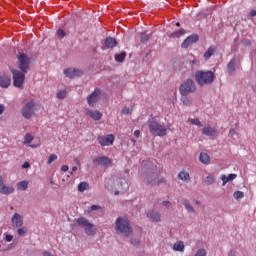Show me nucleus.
Wrapping results in <instances>:
<instances>
[{"mask_svg": "<svg viewBox=\"0 0 256 256\" xmlns=\"http://www.w3.org/2000/svg\"><path fill=\"white\" fill-rule=\"evenodd\" d=\"M183 205H184L186 211H188V213H195V208H193V206H191V203L189 202V200H184Z\"/></svg>", "mask_w": 256, "mask_h": 256, "instance_id": "31", "label": "nucleus"}, {"mask_svg": "<svg viewBox=\"0 0 256 256\" xmlns=\"http://www.w3.org/2000/svg\"><path fill=\"white\" fill-rule=\"evenodd\" d=\"M178 179L181 181H185L186 183H189L191 181V176L189 175V172L183 170L178 174Z\"/></svg>", "mask_w": 256, "mask_h": 256, "instance_id": "27", "label": "nucleus"}, {"mask_svg": "<svg viewBox=\"0 0 256 256\" xmlns=\"http://www.w3.org/2000/svg\"><path fill=\"white\" fill-rule=\"evenodd\" d=\"M61 171H63L64 173L67 172V171H69V166L63 165V166L61 167Z\"/></svg>", "mask_w": 256, "mask_h": 256, "instance_id": "51", "label": "nucleus"}, {"mask_svg": "<svg viewBox=\"0 0 256 256\" xmlns=\"http://www.w3.org/2000/svg\"><path fill=\"white\" fill-rule=\"evenodd\" d=\"M105 47L106 49H113V47H117V40L112 37L106 38Z\"/></svg>", "mask_w": 256, "mask_h": 256, "instance_id": "25", "label": "nucleus"}, {"mask_svg": "<svg viewBox=\"0 0 256 256\" xmlns=\"http://www.w3.org/2000/svg\"><path fill=\"white\" fill-rule=\"evenodd\" d=\"M237 65V61L235 58L231 59L227 65V71L229 75H235V66Z\"/></svg>", "mask_w": 256, "mask_h": 256, "instance_id": "24", "label": "nucleus"}, {"mask_svg": "<svg viewBox=\"0 0 256 256\" xmlns=\"http://www.w3.org/2000/svg\"><path fill=\"white\" fill-rule=\"evenodd\" d=\"M0 193L1 195H13V193H15V188L11 185L4 184L0 188Z\"/></svg>", "mask_w": 256, "mask_h": 256, "instance_id": "22", "label": "nucleus"}, {"mask_svg": "<svg viewBox=\"0 0 256 256\" xmlns=\"http://www.w3.org/2000/svg\"><path fill=\"white\" fill-rule=\"evenodd\" d=\"M77 169H78L77 166H73L72 167V173H75V171H77Z\"/></svg>", "mask_w": 256, "mask_h": 256, "instance_id": "59", "label": "nucleus"}, {"mask_svg": "<svg viewBox=\"0 0 256 256\" xmlns=\"http://www.w3.org/2000/svg\"><path fill=\"white\" fill-rule=\"evenodd\" d=\"M93 161L96 165L104 167V169H107L108 167H111V165H113V160H111V158L107 156H98Z\"/></svg>", "mask_w": 256, "mask_h": 256, "instance_id": "13", "label": "nucleus"}, {"mask_svg": "<svg viewBox=\"0 0 256 256\" xmlns=\"http://www.w3.org/2000/svg\"><path fill=\"white\" fill-rule=\"evenodd\" d=\"M184 34H185V31L183 29H180V30L175 31L174 33H172L170 35V37H172L173 39H177L179 37H182V35H184Z\"/></svg>", "mask_w": 256, "mask_h": 256, "instance_id": "39", "label": "nucleus"}, {"mask_svg": "<svg viewBox=\"0 0 256 256\" xmlns=\"http://www.w3.org/2000/svg\"><path fill=\"white\" fill-rule=\"evenodd\" d=\"M234 179H237V174H230L229 176L223 174L221 176L222 186L225 187L229 181H234Z\"/></svg>", "mask_w": 256, "mask_h": 256, "instance_id": "23", "label": "nucleus"}, {"mask_svg": "<svg viewBox=\"0 0 256 256\" xmlns=\"http://www.w3.org/2000/svg\"><path fill=\"white\" fill-rule=\"evenodd\" d=\"M16 187L18 191H27V188L29 187V181H21L16 184Z\"/></svg>", "mask_w": 256, "mask_h": 256, "instance_id": "29", "label": "nucleus"}, {"mask_svg": "<svg viewBox=\"0 0 256 256\" xmlns=\"http://www.w3.org/2000/svg\"><path fill=\"white\" fill-rule=\"evenodd\" d=\"M194 256H207V250L205 248H199Z\"/></svg>", "mask_w": 256, "mask_h": 256, "instance_id": "41", "label": "nucleus"}, {"mask_svg": "<svg viewBox=\"0 0 256 256\" xmlns=\"http://www.w3.org/2000/svg\"><path fill=\"white\" fill-rule=\"evenodd\" d=\"M140 40L142 43H147V41H149V35L147 34V32L141 33Z\"/></svg>", "mask_w": 256, "mask_h": 256, "instance_id": "43", "label": "nucleus"}, {"mask_svg": "<svg viewBox=\"0 0 256 256\" xmlns=\"http://www.w3.org/2000/svg\"><path fill=\"white\" fill-rule=\"evenodd\" d=\"M57 159H58L57 154H51V155L48 157L47 165H51V163L57 161Z\"/></svg>", "mask_w": 256, "mask_h": 256, "instance_id": "42", "label": "nucleus"}, {"mask_svg": "<svg viewBox=\"0 0 256 256\" xmlns=\"http://www.w3.org/2000/svg\"><path fill=\"white\" fill-rule=\"evenodd\" d=\"M139 135H141V131L139 130L134 131V137H139Z\"/></svg>", "mask_w": 256, "mask_h": 256, "instance_id": "54", "label": "nucleus"}, {"mask_svg": "<svg viewBox=\"0 0 256 256\" xmlns=\"http://www.w3.org/2000/svg\"><path fill=\"white\" fill-rule=\"evenodd\" d=\"M27 226L18 227L16 233L19 237H25L27 235Z\"/></svg>", "mask_w": 256, "mask_h": 256, "instance_id": "32", "label": "nucleus"}, {"mask_svg": "<svg viewBox=\"0 0 256 256\" xmlns=\"http://www.w3.org/2000/svg\"><path fill=\"white\" fill-rule=\"evenodd\" d=\"M115 231L117 235H122L123 237H129V235L133 233V228H131L129 219L127 217H118L115 222Z\"/></svg>", "mask_w": 256, "mask_h": 256, "instance_id": "3", "label": "nucleus"}, {"mask_svg": "<svg viewBox=\"0 0 256 256\" xmlns=\"http://www.w3.org/2000/svg\"><path fill=\"white\" fill-rule=\"evenodd\" d=\"M57 35L60 37V39H63V37H65V31L63 29H59L57 31Z\"/></svg>", "mask_w": 256, "mask_h": 256, "instance_id": "47", "label": "nucleus"}, {"mask_svg": "<svg viewBox=\"0 0 256 256\" xmlns=\"http://www.w3.org/2000/svg\"><path fill=\"white\" fill-rule=\"evenodd\" d=\"M193 203H194L195 205H201V201H199V200H194Z\"/></svg>", "mask_w": 256, "mask_h": 256, "instance_id": "58", "label": "nucleus"}, {"mask_svg": "<svg viewBox=\"0 0 256 256\" xmlns=\"http://www.w3.org/2000/svg\"><path fill=\"white\" fill-rule=\"evenodd\" d=\"M147 217L148 219H150V221H153L154 223H160L161 221V213L155 210L148 211Z\"/></svg>", "mask_w": 256, "mask_h": 256, "instance_id": "19", "label": "nucleus"}, {"mask_svg": "<svg viewBox=\"0 0 256 256\" xmlns=\"http://www.w3.org/2000/svg\"><path fill=\"white\" fill-rule=\"evenodd\" d=\"M163 207H166V209H169L171 207V202L170 201H163L162 202Z\"/></svg>", "mask_w": 256, "mask_h": 256, "instance_id": "49", "label": "nucleus"}, {"mask_svg": "<svg viewBox=\"0 0 256 256\" xmlns=\"http://www.w3.org/2000/svg\"><path fill=\"white\" fill-rule=\"evenodd\" d=\"M131 111H133V109L127 108V107H125L124 109H122L123 115H129V114L131 113Z\"/></svg>", "mask_w": 256, "mask_h": 256, "instance_id": "48", "label": "nucleus"}, {"mask_svg": "<svg viewBox=\"0 0 256 256\" xmlns=\"http://www.w3.org/2000/svg\"><path fill=\"white\" fill-rule=\"evenodd\" d=\"M3 241H6L7 243H11V241H13V235L4 233Z\"/></svg>", "mask_w": 256, "mask_h": 256, "instance_id": "45", "label": "nucleus"}, {"mask_svg": "<svg viewBox=\"0 0 256 256\" xmlns=\"http://www.w3.org/2000/svg\"><path fill=\"white\" fill-rule=\"evenodd\" d=\"M5 183L3 182V177L0 176V189L3 187Z\"/></svg>", "mask_w": 256, "mask_h": 256, "instance_id": "56", "label": "nucleus"}, {"mask_svg": "<svg viewBox=\"0 0 256 256\" xmlns=\"http://www.w3.org/2000/svg\"><path fill=\"white\" fill-rule=\"evenodd\" d=\"M202 134L206 137H217V130L211 126H206L202 129Z\"/></svg>", "mask_w": 256, "mask_h": 256, "instance_id": "21", "label": "nucleus"}, {"mask_svg": "<svg viewBox=\"0 0 256 256\" xmlns=\"http://www.w3.org/2000/svg\"><path fill=\"white\" fill-rule=\"evenodd\" d=\"M35 114V100H30L25 106L22 108V117L24 119H31Z\"/></svg>", "mask_w": 256, "mask_h": 256, "instance_id": "10", "label": "nucleus"}, {"mask_svg": "<svg viewBox=\"0 0 256 256\" xmlns=\"http://www.w3.org/2000/svg\"><path fill=\"white\" fill-rule=\"evenodd\" d=\"M125 57H127V54L125 52H122L120 54L115 55V61L118 63H123L125 61Z\"/></svg>", "mask_w": 256, "mask_h": 256, "instance_id": "36", "label": "nucleus"}, {"mask_svg": "<svg viewBox=\"0 0 256 256\" xmlns=\"http://www.w3.org/2000/svg\"><path fill=\"white\" fill-rule=\"evenodd\" d=\"M76 223L84 230L86 235L93 236L97 234V226L91 223L87 218L80 217L76 220Z\"/></svg>", "mask_w": 256, "mask_h": 256, "instance_id": "5", "label": "nucleus"}, {"mask_svg": "<svg viewBox=\"0 0 256 256\" xmlns=\"http://www.w3.org/2000/svg\"><path fill=\"white\" fill-rule=\"evenodd\" d=\"M99 209H101V206L99 205H92L91 207H88L85 211L86 215H91V213H93V211H99Z\"/></svg>", "mask_w": 256, "mask_h": 256, "instance_id": "34", "label": "nucleus"}, {"mask_svg": "<svg viewBox=\"0 0 256 256\" xmlns=\"http://www.w3.org/2000/svg\"><path fill=\"white\" fill-rule=\"evenodd\" d=\"M215 51L216 48L214 46L209 47L208 50L204 53V59H211V56L215 54Z\"/></svg>", "mask_w": 256, "mask_h": 256, "instance_id": "30", "label": "nucleus"}, {"mask_svg": "<svg viewBox=\"0 0 256 256\" xmlns=\"http://www.w3.org/2000/svg\"><path fill=\"white\" fill-rule=\"evenodd\" d=\"M205 183H207V185H213V183H215V176L209 174L205 179Z\"/></svg>", "mask_w": 256, "mask_h": 256, "instance_id": "40", "label": "nucleus"}, {"mask_svg": "<svg viewBox=\"0 0 256 256\" xmlns=\"http://www.w3.org/2000/svg\"><path fill=\"white\" fill-rule=\"evenodd\" d=\"M71 175H73V172H69L68 177H70Z\"/></svg>", "mask_w": 256, "mask_h": 256, "instance_id": "62", "label": "nucleus"}, {"mask_svg": "<svg viewBox=\"0 0 256 256\" xmlns=\"http://www.w3.org/2000/svg\"><path fill=\"white\" fill-rule=\"evenodd\" d=\"M3 111H5V106H3V104H0V115H3Z\"/></svg>", "mask_w": 256, "mask_h": 256, "instance_id": "53", "label": "nucleus"}, {"mask_svg": "<svg viewBox=\"0 0 256 256\" xmlns=\"http://www.w3.org/2000/svg\"><path fill=\"white\" fill-rule=\"evenodd\" d=\"M23 221V215L14 213V215L11 217V226L13 229H19V227H23Z\"/></svg>", "mask_w": 256, "mask_h": 256, "instance_id": "14", "label": "nucleus"}, {"mask_svg": "<svg viewBox=\"0 0 256 256\" xmlns=\"http://www.w3.org/2000/svg\"><path fill=\"white\" fill-rule=\"evenodd\" d=\"M105 187L114 195H121L129 191V182L125 178H108L105 180Z\"/></svg>", "mask_w": 256, "mask_h": 256, "instance_id": "1", "label": "nucleus"}, {"mask_svg": "<svg viewBox=\"0 0 256 256\" xmlns=\"http://www.w3.org/2000/svg\"><path fill=\"white\" fill-rule=\"evenodd\" d=\"M11 73L13 75V85L18 89H23V83H25V74L19 70L12 69Z\"/></svg>", "mask_w": 256, "mask_h": 256, "instance_id": "9", "label": "nucleus"}, {"mask_svg": "<svg viewBox=\"0 0 256 256\" xmlns=\"http://www.w3.org/2000/svg\"><path fill=\"white\" fill-rule=\"evenodd\" d=\"M195 81L200 87L211 85L215 81V73L212 71L198 70L195 72Z\"/></svg>", "mask_w": 256, "mask_h": 256, "instance_id": "4", "label": "nucleus"}, {"mask_svg": "<svg viewBox=\"0 0 256 256\" xmlns=\"http://www.w3.org/2000/svg\"><path fill=\"white\" fill-rule=\"evenodd\" d=\"M132 142L135 143V140L132 139Z\"/></svg>", "mask_w": 256, "mask_h": 256, "instance_id": "64", "label": "nucleus"}, {"mask_svg": "<svg viewBox=\"0 0 256 256\" xmlns=\"http://www.w3.org/2000/svg\"><path fill=\"white\" fill-rule=\"evenodd\" d=\"M173 251H179L180 253H183V251H185V244L183 243V241H177L176 243H174Z\"/></svg>", "mask_w": 256, "mask_h": 256, "instance_id": "28", "label": "nucleus"}, {"mask_svg": "<svg viewBox=\"0 0 256 256\" xmlns=\"http://www.w3.org/2000/svg\"><path fill=\"white\" fill-rule=\"evenodd\" d=\"M11 85V76L5 72H0V87L7 89Z\"/></svg>", "mask_w": 256, "mask_h": 256, "instance_id": "16", "label": "nucleus"}, {"mask_svg": "<svg viewBox=\"0 0 256 256\" xmlns=\"http://www.w3.org/2000/svg\"><path fill=\"white\" fill-rule=\"evenodd\" d=\"M188 123H190V125H196L197 127H203V123H201L199 118H189Z\"/></svg>", "mask_w": 256, "mask_h": 256, "instance_id": "33", "label": "nucleus"}, {"mask_svg": "<svg viewBox=\"0 0 256 256\" xmlns=\"http://www.w3.org/2000/svg\"><path fill=\"white\" fill-rule=\"evenodd\" d=\"M17 59L20 71H22V73H28L30 69L29 66L31 65V57L23 52H19L17 55Z\"/></svg>", "mask_w": 256, "mask_h": 256, "instance_id": "7", "label": "nucleus"}, {"mask_svg": "<svg viewBox=\"0 0 256 256\" xmlns=\"http://www.w3.org/2000/svg\"><path fill=\"white\" fill-rule=\"evenodd\" d=\"M195 91H197V88L195 87V82L191 79L184 81L180 85V95H182V97L195 93Z\"/></svg>", "mask_w": 256, "mask_h": 256, "instance_id": "8", "label": "nucleus"}, {"mask_svg": "<svg viewBox=\"0 0 256 256\" xmlns=\"http://www.w3.org/2000/svg\"><path fill=\"white\" fill-rule=\"evenodd\" d=\"M87 189H89V183H87V182H81L78 185V191L80 193H83V192L87 191Z\"/></svg>", "mask_w": 256, "mask_h": 256, "instance_id": "35", "label": "nucleus"}, {"mask_svg": "<svg viewBox=\"0 0 256 256\" xmlns=\"http://www.w3.org/2000/svg\"><path fill=\"white\" fill-rule=\"evenodd\" d=\"M199 41V36L197 34L188 36L183 42H182V48L187 49L190 47V45H193V43H197Z\"/></svg>", "mask_w": 256, "mask_h": 256, "instance_id": "18", "label": "nucleus"}, {"mask_svg": "<svg viewBox=\"0 0 256 256\" xmlns=\"http://www.w3.org/2000/svg\"><path fill=\"white\" fill-rule=\"evenodd\" d=\"M67 97V90H60L57 93V98L58 99H65Z\"/></svg>", "mask_w": 256, "mask_h": 256, "instance_id": "44", "label": "nucleus"}, {"mask_svg": "<svg viewBox=\"0 0 256 256\" xmlns=\"http://www.w3.org/2000/svg\"><path fill=\"white\" fill-rule=\"evenodd\" d=\"M74 163L76 165H81V161H79L78 158H74Z\"/></svg>", "mask_w": 256, "mask_h": 256, "instance_id": "57", "label": "nucleus"}, {"mask_svg": "<svg viewBox=\"0 0 256 256\" xmlns=\"http://www.w3.org/2000/svg\"><path fill=\"white\" fill-rule=\"evenodd\" d=\"M33 139H34L33 135L26 134L24 136L23 144L26 145L27 147H31L32 149H37L39 144H31L33 143Z\"/></svg>", "mask_w": 256, "mask_h": 256, "instance_id": "20", "label": "nucleus"}, {"mask_svg": "<svg viewBox=\"0 0 256 256\" xmlns=\"http://www.w3.org/2000/svg\"><path fill=\"white\" fill-rule=\"evenodd\" d=\"M199 161H201L203 165H209V163H211V157H209V154L201 152L199 156Z\"/></svg>", "mask_w": 256, "mask_h": 256, "instance_id": "26", "label": "nucleus"}, {"mask_svg": "<svg viewBox=\"0 0 256 256\" xmlns=\"http://www.w3.org/2000/svg\"><path fill=\"white\" fill-rule=\"evenodd\" d=\"M71 175H73V172H69L68 177H70Z\"/></svg>", "mask_w": 256, "mask_h": 256, "instance_id": "61", "label": "nucleus"}, {"mask_svg": "<svg viewBox=\"0 0 256 256\" xmlns=\"http://www.w3.org/2000/svg\"><path fill=\"white\" fill-rule=\"evenodd\" d=\"M101 99V89L96 88L88 97L87 103L89 107H95Z\"/></svg>", "mask_w": 256, "mask_h": 256, "instance_id": "11", "label": "nucleus"}, {"mask_svg": "<svg viewBox=\"0 0 256 256\" xmlns=\"http://www.w3.org/2000/svg\"><path fill=\"white\" fill-rule=\"evenodd\" d=\"M64 75L69 77V79H75V77H81L83 75V71L75 68H68L64 70Z\"/></svg>", "mask_w": 256, "mask_h": 256, "instance_id": "15", "label": "nucleus"}, {"mask_svg": "<svg viewBox=\"0 0 256 256\" xmlns=\"http://www.w3.org/2000/svg\"><path fill=\"white\" fill-rule=\"evenodd\" d=\"M148 129L152 135H156L157 137H165L167 135V128L154 119L148 120Z\"/></svg>", "mask_w": 256, "mask_h": 256, "instance_id": "6", "label": "nucleus"}, {"mask_svg": "<svg viewBox=\"0 0 256 256\" xmlns=\"http://www.w3.org/2000/svg\"><path fill=\"white\" fill-rule=\"evenodd\" d=\"M29 167H31V164H29V162H25V163L22 165V168H23V169H29Z\"/></svg>", "mask_w": 256, "mask_h": 256, "instance_id": "52", "label": "nucleus"}, {"mask_svg": "<svg viewBox=\"0 0 256 256\" xmlns=\"http://www.w3.org/2000/svg\"><path fill=\"white\" fill-rule=\"evenodd\" d=\"M235 135H237V131H235V129H230L229 137H235Z\"/></svg>", "mask_w": 256, "mask_h": 256, "instance_id": "50", "label": "nucleus"}, {"mask_svg": "<svg viewBox=\"0 0 256 256\" xmlns=\"http://www.w3.org/2000/svg\"><path fill=\"white\" fill-rule=\"evenodd\" d=\"M144 167L147 169V172L144 175V181L147 185L155 187V185H161V183H165V179H159L157 173L154 172L155 169H157V166L151 167V162H144Z\"/></svg>", "mask_w": 256, "mask_h": 256, "instance_id": "2", "label": "nucleus"}, {"mask_svg": "<svg viewBox=\"0 0 256 256\" xmlns=\"http://www.w3.org/2000/svg\"><path fill=\"white\" fill-rule=\"evenodd\" d=\"M181 102L183 103V105H185L186 107H191V105L193 104V102L191 101V99L187 96H183L181 98Z\"/></svg>", "mask_w": 256, "mask_h": 256, "instance_id": "38", "label": "nucleus"}, {"mask_svg": "<svg viewBox=\"0 0 256 256\" xmlns=\"http://www.w3.org/2000/svg\"><path fill=\"white\" fill-rule=\"evenodd\" d=\"M97 139L101 147H110L111 145H113V143H115V135L113 134L99 136Z\"/></svg>", "mask_w": 256, "mask_h": 256, "instance_id": "12", "label": "nucleus"}, {"mask_svg": "<svg viewBox=\"0 0 256 256\" xmlns=\"http://www.w3.org/2000/svg\"><path fill=\"white\" fill-rule=\"evenodd\" d=\"M193 63H197V60H193Z\"/></svg>", "mask_w": 256, "mask_h": 256, "instance_id": "63", "label": "nucleus"}, {"mask_svg": "<svg viewBox=\"0 0 256 256\" xmlns=\"http://www.w3.org/2000/svg\"><path fill=\"white\" fill-rule=\"evenodd\" d=\"M228 256H239V251H237V249H233L228 253Z\"/></svg>", "mask_w": 256, "mask_h": 256, "instance_id": "46", "label": "nucleus"}, {"mask_svg": "<svg viewBox=\"0 0 256 256\" xmlns=\"http://www.w3.org/2000/svg\"><path fill=\"white\" fill-rule=\"evenodd\" d=\"M250 17H256V10H252L250 12Z\"/></svg>", "mask_w": 256, "mask_h": 256, "instance_id": "55", "label": "nucleus"}, {"mask_svg": "<svg viewBox=\"0 0 256 256\" xmlns=\"http://www.w3.org/2000/svg\"><path fill=\"white\" fill-rule=\"evenodd\" d=\"M233 197H234V199H236V201H241V199H243V197H245V193L242 191H235L233 193Z\"/></svg>", "mask_w": 256, "mask_h": 256, "instance_id": "37", "label": "nucleus"}, {"mask_svg": "<svg viewBox=\"0 0 256 256\" xmlns=\"http://www.w3.org/2000/svg\"><path fill=\"white\" fill-rule=\"evenodd\" d=\"M0 250L1 251H9V248H1V244H0Z\"/></svg>", "mask_w": 256, "mask_h": 256, "instance_id": "60", "label": "nucleus"}, {"mask_svg": "<svg viewBox=\"0 0 256 256\" xmlns=\"http://www.w3.org/2000/svg\"><path fill=\"white\" fill-rule=\"evenodd\" d=\"M85 115H88L93 121H101L103 117V113H101L99 110H91L87 108L85 110Z\"/></svg>", "mask_w": 256, "mask_h": 256, "instance_id": "17", "label": "nucleus"}]
</instances>
